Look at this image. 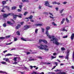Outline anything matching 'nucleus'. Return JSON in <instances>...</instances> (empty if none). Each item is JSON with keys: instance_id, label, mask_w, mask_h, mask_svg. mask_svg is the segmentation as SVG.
<instances>
[{"instance_id": "obj_60", "label": "nucleus", "mask_w": 74, "mask_h": 74, "mask_svg": "<svg viewBox=\"0 0 74 74\" xmlns=\"http://www.w3.org/2000/svg\"><path fill=\"white\" fill-rule=\"evenodd\" d=\"M30 21L31 22H34V20H32V19H31L30 20Z\"/></svg>"}, {"instance_id": "obj_49", "label": "nucleus", "mask_w": 74, "mask_h": 74, "mask_svg": "<svg viewBox=\"0 0 74 74\" xmlns=\"http://www.w3.org/2000/svg\"><path fill=\"white\" fill-rule=\"evenodd\" d=\"M17 11L18 12H21V11H22V10L21 9H18L17 10Z\"/></svg>"}, {"instance_id": "obj_36", "label": "nucleus", "mask_w": 74, "mask_h": 74, "mask_svg": "<svg viewBox=\"0 0 74 74\" xmlns=\"http://www.w3.org/2000/svg\"><path fill=\"white\" fill-rule=\"evenodd\" d=\"M29 19H32V18H33V16L31 15L29 17Z\"/></svg>"}, {"instance_id": "obj_12", "label": "nucleus", "mask_w": 74, "mask_h": 74, "mask_svg": "<svg viewBox=\"0 0 74 74\" xmlns=\"http://www.w3.org/2000/svg\"><path fill=\"white\" fill-rule=\"evenodd\" d=\"M52 4H58V5H60V3H58L56 1L53 2Z\"/></svg>"}, {"instance_id": "obj_30", "label": "nucleus", "mask_w": 74, "mask_h": 74, "mask_svg": "<svg viewBox=\"0 0 74 74\" xmlns=\"http://www.w3.org/2000/svg\"><path fill=\"white\" fill-rule=\"evenodd\" d=\"M18 40V38H14V41H16Z\"/></svg>"}, {"instance_id": "obj_2", "label": "nucleus", "mask_w": 74, "mask_h": 74, "mask_svg": "<svg viewBox=\"0 0 74 74\" xmlns=\"http://www.w3.org/2000/svg\"><path fill=\"white\" fill-rule=\"evenodd\" d=\"M13 60L14 61V62L13 63V64H17V63L18 62H19L20 60H21V58L20 57H14L13 59Z\"/></svg>"}, {"instance_id": "obj_34", "label": "nucleus", "mask_w": 74, "mask_h": 74, "mask_svg": "<svg viewBox=\"0 0 74 74\" xmlns=\"http://www.w3.org/2000/svg\"><path fill=\"white\" fill-rule=\"evenodd\" d=\"M52 24L53 25H54V26H57V25H56V24H55V23H54L53 22L52 23Z\"/></svg>"}, {"instance_id": "obj_27", "label": "nucleus", "mask_w": 74, "mask_h": 74, "mask_svg": "<svg viewBox=\"0 0 74 74\" xmlns=\"http://www.w3.org/2000/svg\"><path fill=\"white\" fill-rule=\"evenodd\" d=\"M16 6H14L13 7H12V10H15V9H16Z\"/></svg>"}, {"instance_id": "obj_45", "label": "nucleus", "mask_w": 74, "mask_h": 74, "mask_svg": "<svg viewBox=\"0 0 74 74\" xmlns=\"http://www.w3.org/2000/svg\"><path fill=\"white\" fill-rule=\"evenodd\" d=\"M54 71H55L56 72H57V71H60V70L59 69H57L56 70H55Z\"/></svg>"}, {"instance_id": "obj_41", "label": "nucleus", "mask_w": 74, "mask_h": 74, "mask_svg": "<svg viewBox=\"0 0 74 74\" xmlns=\"http://www.w3.org/2000/svg\"><path fill=\"white\" fill-rule=\"evenodd\" d=\"M22 5H19V8L21 10H22Z\"/></svg>"}, {"instance_id": "obj_18", "label": "nucleus", "mask_w": 74, "mask_h": 74, "mask_svg": "<svg viewBox=\"0 0 74 74\" xmlns=\"http://www.w3.org/2000/svg\"><path fill=\"white\" fill-rule=\"evenodd\" d=\"M5 57H6V56H12V54L10 53H8L7 54L5 55Z\"/></svg>"}, {"instance_id": "obj_31", "label": "nucleus", "mask_w": 74, "mask_h": 74, "mask_svg": "<svg viewBox=\"0 0 74 74\" xmlns=\"http://www.w3.org/2000/svg\"><path fill=\"white\" fill-rule=\"evenodd\" d=\"M43 42H44V43H45V44H47V41L45 40H43Z\"/></svg>"}, {"instance_id": "obj_6", "label": "nucleus", "mask_w": 74, "mask_h": 74, "mask_svg": "<svg viewBox=\"0 0 74 74\" xmlns=\"http://www.w3.org/2000/svg\"><path fill=\"white\" fill-rule=\"evenodd\" d=\"M18 16V18H22V16H19V15H13V16L14 19V20H16V18Z\"/></svg>"}, {"instance_id": "obj_16", "label": "nucleus", "mask_w": 74, "mask_h": 74, "mask_svg": "<svg viewBox=\"0 0 74 74\" xmlns=\"http://www.w3.org/2000/svg\"><path fill=\"white\" fill-rule=\"evenodd\" d=\"M21 39L22 41H27V40H26V39L23 38H21Z\"/></svg>"}, {"instance_id": "obj_8", "label": "nucleus", "mask_w": 74, "mask_h": 74, "mask_svg": "<svg viewBox=\"0 0 74 74\" xmlns=\"http://www.w3.org/2000/svg\"><path fill=\"white\" fill-rule=\"evenodd\" d=\"M30 27V25H25L24 27V30H27Z\"/></svg>"}, {"instance_id": "obj_11", "label": "nucleus", "mask_w": 74, "mask_h": 74, "mask_svg": "<svg viewBox=\"0 0 74 74\" xmlns=\"http://www.w3.org/2000/svg\"><path fill=\"white\" fill-rule=\"evenodd\" d=\"M33 26H35L36 27H38V26H42V25L40 24H35Z\"/></svg>"}, {"instance_id": "obj_7", "label": "nucleus", "mask_w": 74, "mask_h": 74, "mask_svg": "<svg viewBox=\"0 0 74 74\" xmlns=\"http://www.w3.org/2000/svg\"><path fill=\"white\" fill-rule=\"evenodd\" d=\"M47 36H48L49 38H50V39H51V38H52V39L51 40V41H53V42L54 41V40H52V39H54V38H54L55 37V36H51L49 35Z\"/></svg>"}, {"instance_id": "obj_15", "label": "nucleus", "mask_w": 74, "mask_h": 74, "mask_svg": "<svg viewBox=\"0 0 74 74\" xmlns=\"http://www.w3.org/2000/svg\"><path fill=\"white\" fill-rule=\"evenodd\" d=\"M64 21H65V18H62V20L61 22V24L62 25L63 23H64Z\"/></svg>"}, {"instance_id": "obj_51", "label": "nucleus", "mask_w": 74, "mask_h": 74, "mask_svg": "<svg viewBox=\"0 0 74 74\" xmlns=\"http://www.w3.org/2000/svg\"><path fill=\"white\" fill-rule=\"evenodd\" d=\"M63 38H67V36L66 35L65 36H64L63 37Z\"/></svg>"}, {"instance_id": "obj_24", "label": "nucleus", "mask_w": 74, "mask_h": 74, "mask_svg": "<svg viewBox=\"0 0 74 74\" xmlns=\"http://www.w3.org/2000/svg\"><path fill=\"white\" fill-rule=\"evenodd\" d=\"M46 34H47V36H49V34L48 33V30H46Z\"/></svg>"}, {"instance_id": "obj_58", "label": "nucleus", "mask_w": 74, "mask_h": 74, "mask_svg": "<svg viewBox=\"0 0 74 74\" xmlns=\"http://www.w3.org/2000/svg\"><path fill=\"white\" fill-rule=\"evenodd\" d=\"M67 2L66 1L64 2L63 3V4H67Z\"/></svg>"}, {"instance_id": "obj_9", "label": "nucleus", "mask_w": 74, "mask_h": 74, "mask_svg": "<svg viewBox=\"0 0 74 74\" xmlns=\"http://www.w3.org/2000/svg\"><path fill=\"white\" fill-rule=\"evenodd\" d=\"M66 72H60L58 73H55V72H51V74H66Z\"/></svg>"}, {"instance_id": "obj_52", "label": "nucleus", "mask_w": 74, "mask_h": 74, "mask_svg": "<svg viewBox=\"0 0 74 74\" xmlns=\"http://www.w3.org/2000/svg\"><path fill=\"white\" fill-rule=\"evenodd\" d=\"M12 42H11L9 43L6 44V45H11V44H12Z\"/></svg>"}, {"instance_id": "obj_29", "label": "nucleus", "mask_w": 74, "mask_h": 74, "mask_svg": "<svg viewBox=\"0 0 74 74\" xmlns=\"http://www.w3.org/2000/svg\"><path fill=\"white\" fill-rule=\"evenodd\" d=\"M23 2H29V1L27 0H22Z\"/></svg>"}, {"instance_id": "obj_64", "label": "nucleus", "mask_w": 74, "mask_h": 74, "mask_svg": "<svg viewBox=\"0 0 74 74\" xmlns=\"http://www.w3.org/2000/svg\"><path fill=\"white\" fill-rule=\"evenodd\" d=\"M10 37V36H6V38H8Z\"/></svg>"}, {"instance_id": "obj_14", "label": "nucleus", "mask_w": 74, "mask_h": 74, "mask_svg": "<svg viewBox=\"0 0 74 74\" xmlns=\"http://www.w3.org/2000/svg\"><path fill=\"white\" fill-rule=\"evenodd\" d=\"M8 16V14H3V18H6Z\"/></svg>"}, {"instance_id": "obj_25", "label": "nucleus", "mask_w": 74, "mask_h": 74, "mask_svg": "<svg viewBox=\"0 0 74 74\" xmlns=\"http://www.w3.org/2000/svg\"><path fill=\"white\" fill-rule=\"evenodd\" d=\"M7 23L8 24H9V25H12V24L11 22V21H8L7 22Z\"/></svg>"}, {"instance_id": "obj_10", "label": "nucleus", "mask_w": 74, "mask_h": 74, "mask_svg": "<svg viewBox=\"0 0 74 74\" xmlns=\"http://www.w3.org/2000/svg\"><path fill=\"white\" fill-rule=\"evenodd\" d=\"M70 52V51H68L67 52V54L66 56L65 57V58L66 59L68 60H69V53Z\"/></svg>"}, {"instance_id": "obj_54", "label": "nucleus", "mask_w": 74, "mask_h": 74, "mask_svg": "<svg viewBox=\"0 0 74 74\" xmlns=\"http://www.w3.org/2000/svg\"><path fill=\"white\" fill-rule=\"evenodd\" d=\"M56 67V66H54V67L51 69V70H53V69H55V68Z\"/></svg>"}, {"instance_id": "obj_39", "label": "nucleus", "mask_w": 74, "mask_h": 74, "mask_svg": "<svg viewBox=\"0 0 74 74\" xmlns=\"http://www.w3.org/2000/svg\"><path fill=\"white\" fill-rule=\"evenodd\" d=\"M43 40L39 39V42H43Z\"/></svg>"}, {"instance_id": "obj_20", "label": "nucleus", "mask_w": 74, "mask_h": 74, "mask_svg": "<svg viewBox=\"0 0 74 74\" xmlns=\"http://www.w3.org/2000/svg\"><path fill=\"white\" fill-rule=\"evenodd\" d=\"M0 73H5V74H8L7 73L3 71H0Z\"/></svg>"}, {"instance_id": "obj_17", "label": "nucleus", "mask_w": 74, "mask_h": 74, "mask_svg": "<svg viewBox=\"0 0 74 74\" xmlns=\"http://www.w3.org/2000/svg\"><path fill=\"white\" fill-rule=\"evenodd\" d=\"M20 27H21V25L18 24L16 26V29H18L19 28H20Z\"/></svg>"}, {"instance_id": "obj_61", "label": "nucleus", "mask_w": 74, "mask_h": 74, "mask_svg": "<svg viewBox=\"0 0 74 74\" xmlns=\"http://www.w3.org/2000/svg\"><path fill=\"white\" fill-rule=\"evenodd\" d=\"M38 74H44V73L43 72H42L41 73H38Z\"/></svg>"}, {"instance_id": "obj_38", "label": "nucleus", "mask_w": 74, "mask_h": 74, "mask_svg": "<svg viewBox=\"0 0 74 74\" xmlns=\"http://www.w3.org/2000/svg\"><path fill=\"white\" fill-rule=\"evenodd\" d=\"M66 21H67V23H69V19H68L67 18H66Z\"/></svg>"}, {"instance_id": "obj_48", "label": "nucleus", "mask_w": 74, "mask_h": 74, "mask_svg": "<svg viewBox=\"0 0 74 74\" xmlns=\"http://www.w3.org/2000/svg\"><path fill=\"white\" fill-rule=\"evenodd\" d=\"M7 26V25H6V24L5 23H4L3 25V27H6Z\"/></svg>"}, {"instance_id": "obj_23", "label": "nucleus", "mask_w": 74, "mask_h": 74, "mask_svg": "<svg viewBox=\"0 0 74 74\" xmlns=\"http://www.w3.org/2000/svg\"><path fill=\"white\" fill-rule=\"evenodd\" d=\"M5 60L6 62H9V63H10V61L9 60V59L8 58H6Z\"/></svg>"}, {"instance_id": "obj_63", "label": "nucleus", "mask_w": 74, "mask_h": 74, "mask_svg": "<svg viewBox=\"0 0 74 74\" xmlns=\"http://www.w3.org/2000/svg\"><path fill=\"white\" fill-rule=\"evenodd\" d=\"M54 64H56V66H58V63L56 62H55Z\"/></svg>"}, {"instance_id": "obj_22", "label": "nucleus", "mask_w": 74, "mask_h": 74, "mask_svg": "<svg viewBox=\"0 0 74 74\" xmlns=\"http://www.w3.org/2000/svg\"><path fill=\"white\" fill-rule=\"evenodd\" d=\"M38 29H36L35 30V34H37L38 33Z\"/></svg>"}, {"instance_id": "obj_35", "label": "nucleus", "mask_w": 74, "mask_h": 74, "mask_svg": "<svg viewBox=\"0 0 74 74\" xmlns=\"http://www.w3.org/2000/svg\"><path fill=\"white\" fill-rule=\"evenodd\" d=\"M2 4H3V5H4L6 3V1H2Z\"/></svg>"}, {"instance_id": "obj_46", "label": "nucleus", "mask_w": 74, "mask_h": 74, "mask_svg": "<svg viewBox=\"0 0 74 74\" xmlns=\"http://www.w3.org/2000/svg\"><path fill=\"white\" fill-rule=\"evenodd\" d=\"M29 61H34V60L33 59H29Z\"/></svg>"}, {"instance_id": "obj_62", "label": "nucleus", "mask_w": 74, "mask_h": 74, "mask_svg": "<svg viewBox=\"0 0 74 74\" xmlns=\"http://www.w3.org/2000/svg\"><path fill=\"white\" fill-rule=\"evenodd\" d=\"M59 57L60 58H63V56H59Z\"/></svg>"}, {"instance_id": "obj_37", "label": "nucleus", "mask_w": 74, "mask_h": 74, "mask_svg": "<svg viewBox=\"0 0 74 74\" xmlns=\"http://www.w3.org/2000/svg\"><path fill=\"white\" fill-rule=\"evenodd\" d=\"M16 33L17 35H18V36H19L20 35V33H19V31H17Z\"/></svg>"}, {"instance_id": "obj_42", "label": "nucleus", "mask_w": 74, "mask_h": 74, "mask_svg": "<svg viewBox=\"0 0 74 74\" xmlns=\"http://www.w3.org/2000/svg\"><path fill=\"white\" fill-rule=\"evenodd\" d=\"M8 15H13L14 16V14L12 13H9L8 14Z\"/></svg>"}, {"instance_id": "obj_28", "label": "nucleus", "mask_w": 74, "mask_h": 74, "mask_svg": "<svg viewBox=\"0 0 74 74\" xmlns=\"http://www.w3.org/2000/svg\"><path fill=\"white\" fill-rule=\"evenodd\" d=\"M50 29V27L49 26H47L46 27V30H48Z\"/></svg>"}, {"instance_id": "obj_47", "label": "nucleus", "mask_w": 74, "mask_h": 74, "mask_svg": "<svg viewBox=\"0 0 74 74\" xmlns=\"http://www.w3.org/2000/svg\"><path fill=\"white\" fill-rule=\"evenodd\" d=\"M31 74H38V73H37L36 72H33L32 73H31Z\"/></svg>"}, {"instance_id": "obj_40", "label": "nucleus", "mask_w": 74, "mask_h": 74, "mask_svg": "<svg viewBox=\"0 0 74 74\" xmlns=\"http://www.w3.org/2000/svg\"><path fill=\"white\" fill-rule=\"evenodd\" d=\"M27 12H25L24 13V15L26 16V14H27Z\"/></svg>"}, {"instance_id": "obj_55", "label": "nucleus", "mask_w": 74, "mask_h": 74, "mask_svg": "<svg viewBox=\"0 0 74 74\" xmlns=\"http://www.w3.org/2000/svg\"><path fill=\"white\" fill-rule=\"evenodd\" d=\"M25 19H27V21H26L28 22V21H29V19H29V17H28V18H25Z\"/></svg>"}, {"instance_id": "obj_44", "label": "nucleus", "mask_w": 74, "mask_h": 74, "mask_svg": "<svg viewBox=\"0 0 74 74\" xmlns=\"http://www.w3.org/2000/svg\"><path fill=\"white\" fill-rule=\"evenodd\" d=\"M64 10V9H62L60 11V13H61V14H62V12H63V11Z\"/></svg>"}, {"instance_id": "obj_21", "label": "nucleus", "mask_w": 74, "mask_h": 74, "mask_svg": "<svg viewBox=\"0 0 74 74\" xmlns=\"http://www.w3.org/2000/svg\"><path fill=\"white\" fill-rule=\"evenodd\" d=\"M1 64H6V65L7 64V63H6V62H4L3 61H2L1 62Z\"/></svg>"}, {"instance_id": "obj_43", "label": "nucleus", "mask_w": 74, "mask_h": 74, "mask_svg": "<svg viewBox=\"0 0 74 74\" xmlns=\"http://www.w3.org/2000/svg\"><path fill=\"white\" fill-rule=\"evenodd\" d=\"M41 29H42V32H44V28L42 27L41 28Z\"/></svg>"}, {"instance_id": "obj_19", "label": "nucleus", "mask_w": 74, "mask_h": 74, "mask_svg": "<svg viewBox=\"0 0 74 74\" xmlns=\"http://www.w3.org/2000/svg\"><path fill=\"white\" fill-rule=\"evenodd\" d=\"M43 64H50L51 63H47L46 62H43Z\"/></svg>"}, {"instance_id": "obj_3", "label": "nucleus", "mask_w": 74, "mask_h": 74, "mask_svg": "<svg viewBox=\"0 0 74 74\" xmlns=\"http://www.w3.org/2000/svg\"><path fill=\"white\" fill-rule=\"evenodd\" d=\"M54 40V41L53 42V44H55L56 45H62L63 44L62 43H59V42H58V39L56 38H54L51 40L52 41Z\"/></svg>"}, {"instance_id": "obj_53", "label": "nucleus", "mask_w": 74, "mask_h": 74, "mask_svg": "<svg viewBox=\"0 0 74 74\" xmlns=\"http://www.w3.org/2000/svg\"><path fill=\"white\" fill-rule=\"evenodd\" d=\"M44 14H45V15H48V13L47 12H44Z\"/></svg>"}, {"instance_id": "obj_57", "label": "nucleus", "mask_w": 74, "mask_h": 74, "mask_svg": "<svg viewBox=\"0 0 74 74\" xmlns=\"http://www.w3.org/2000/svg\"><path fill=\"white\" fill-rule=\"evenodd\" d=\"M49 15H52V16H53V14H52L49 12Z\"/></svg>"}, {"instance_id": "obj_32", "label": "nucleus", "mask_w": 74, "mask_h": 74, "mask_svg": "<svg viewBox=\"0 0 74 74\" xmlns=\"http://www.w3.org/2000/svg\"><path fill=\"white\" fill-rule=\"evenodd\" d=\"M62 31H65L66 32H67V30L65 29L64 27L63 29L62 30Z\"/></svg>"}, {"instance_id": "obj_4", "label": "nucleus", "mask_w": 74, "mask_h": 74, "mask_svg": "<svg viewBox=\"0 0 74 74\" xmlns=\"http://www.w3.org/2000/svg\"><path fill=\"white\" fill-rule=\"evenodd\" d=\"M5 8L6 9H7L8 10H10V7L9 6H5L3 7L2 9H1V12H5V11H4L3 10Z\"/></svg>"}, {"instance_id": "obj_5", "label": "nucleus", "mask_w": 74, "mask_h": 74, "mask_svg": "<svg viewBox=\"0 0 74 74\" xmlns=\"http://www.w3.org/2000/svg\"><path fill=\"white\" fill-rule=\"evenodd\" d=\"M45 5L46 6H48L49 7H50V8H52V5H49V2H48V1L45 2Z\"/></svg>"}, {"instance_id": "obj_33", "label": "nucleus", "mask_w": 74, "mask_h": 74, "mask_svg": "<svg viewBox=\"0 0 74 74\" xmlns=\"http://www.w3.org/2000/svg\"><path fill=\"white\" fill-rule=\"evenodd\" d=\"M24 69H25L26 71H28L29 70V69L26 66H24Z\"/></svg>"}, {"instance_id": "obj_13", "label": "nucleus", "mask_w": 74, "mask_h": 74, "mask_svg": "<svg viewBox=\"0 0 74 74\" xmlns=\"http://www.w3.org/2000/svg\"><path fill=\"white\" fill-rule=\"evenodd\" d=\"M74 33H73L72 34L71 36V40H74Z\"/></svg>"}, {"instance_id": "obj_56", "label": "nucleus", "mask_w": 74, "mask_h": 74, "mask_svg": "<svg viewBox=\"0 0 74 74\" xmlns=\"http://www.w3.org/2000/svg\"><path fill=\"white\" fill-rule=\"evenodd\" d=\"M4 38H5V37H0V39H4Z\"/></svg>"}, {"instance_id": "obj_1", "label": "nucleus", "mask_w": 74, "mask_h": 74, "mask_svg": "<svg viewBox=\"0 0 74 74\" xmlns=\"http://www.w3.org/2000/svg\"><path fill=\"white\" fill-rule=\"evenodd\" d=\"M40 46H38V47L40 49H42V50H45L46 52H47L49 51V49L48 48H48V46L47 45H43L42 44L40 45Z\"/></svg>"}, {"instance_id": "obj_50", "label": "nucleus", "mask_w": 74, "mask_h": 74, "mask_svg": "<svg viewBox=\"0 0 74 74\" xmlns=\"http://www.w3.org/2000/svg\"><path fill=\"white\" fill-rule=\"evenodd\" d=\"M56 58V57H53L52 56H51V59H55V58Z\"/></svg>"}, {"instance_id": "obj_26", "label": "nucleus", "mask_w": 74, "mask_h": 74, "mask_svg": "<svg viewBox=\"0 0 74 74\" xmlns=\"http://www.w3.org/2000/svg\"><path fill=\"white\" fill-rule=\"evenodd\" d=\"M61 49L62 51H64L65 50V48L64 47H62L61 48Z\"/></svg>"}, {"instance_id": "obj_59", "label": "nucleus", "mask_w": 74, "mask_h": 74, "mask_svg": "<svg viewBox=\"0 0 74 74\" xmlns=\"http://www.w3.org/2000/svg\"><path fill=\"white\" fill-rule=\"evenodd\" d=\"M20 73L22 74H24L25 73V72H20Z\"/></svg>"}]
</instances>
